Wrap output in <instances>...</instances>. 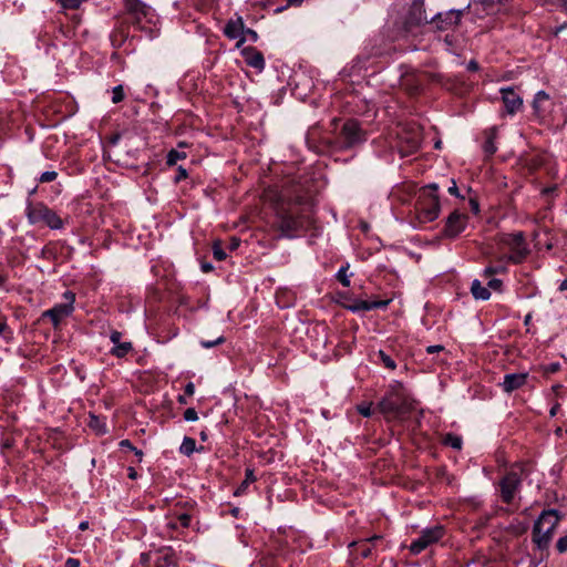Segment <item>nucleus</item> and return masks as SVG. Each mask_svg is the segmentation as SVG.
I'll return each instance as SVG.
<instances>
[{
    "label": "nucleus",
    "mask_w": 567,
    "mask_h": 567,
    "mask_svg": "<svg viewBox=\"0 0 567 567\" xmlns=\"http://www.w3.org/2000/svg\"><path fill=\"white\" fill-rule=\"evenodd\" d=\"M65 567H80V561L75 558H68L65 561Z\"/></svg>",
    "instance_id": "3c124183"
},
{
    "label": "nucleus",
    "mask_w": 567,
    "mask_h": 567,
    "mask_svg": "<svg viewBox=\"0 0 567 567\" xmlns=\"http://www.w3.org/2000/svg\"><path fill=\"white\" fill-rule=\"evenodd\" d=\"M213 255H214V258L216 260L221 261V260L226 259L227 255H226L225 250L221 247V241H219V240L214 241V244H213Z\"/></svg>",
    "instance_id": "7c9ffc66"
},
{
    "label": "nucleus",
    "mask_w": 567,
    "mask_h": 567,
    "mask_svg": "<svg viewBox=\"0 0 567 567\" xmlns=\"http://www.w3.org/2000/svg\"><path fill=\"white\" fill-rule=\"evenodd\" d=\"M123 99H124L123 86L117 85V86L113 87L112 102L116 104V103H120L121 101H123Z\"/></svg>",
    "instance_id": "f704fd0d"
},
{
    "label": "nucleus",
    "mask_w": 567,
    "mask_h": 567,
    "mask_svg": "<svg viewBox=\"0 0 567 567\" xmlns=\"http://www.w3.org/2000/svg\"><path fill=\"white\" fill-rule=\"evenodd\" d=\"M556 548L559 553L567 551V536L560 537L557 540Z\"/></svg>",
    "instance_id": "a19ab883"
},
{
    "label": "nucleus",
    "mask_w": 567,
    "mask_h": 567,
    "mask_svg": "<svg viewBox=\"0 0 567 567\" xmlns=\"http://www.w3.org/2000/svg\"><path fill=\"white\" fill-rule=\"evenodd\" d=\"M501 93L507 113L514 114L522 107L523 100L512 87L501 89Z\"/></svg>",
    "instance_id": "dca6fc26"
},
{
    "label": "nucleus",
    "mask_w": 567,
    "mask_h": 567,
    "mask_svg": "<svg viewBox=\"0 0 567 567\" xmlns=\"http://www.w3.org/2000/svg\"><path fill=\"white\" fill-rule=\"evenodd\" d=\"M548 100H549V95L546 92H544V91L537 92V94L535 95L534 102H533V107L537 114H539L543 111L542 105L545 102H547Z\"/></svg>",
    "instance_id": "393cba45"
},
{
    "label": "nucleus",
    "mask_w": 567,
    "mask_h": 567,
    "mask_svg": "<svg viewBox=\"0 0 567 567\" xmlns=\"http://www.w3.org/2000/svg\"><path fill=\"white\" fill-rule=\"evenodd\" d=\"M195 392V385L193 382H188L186 385H185V394L186 395H193Z\"/></svg>",
    "instance_id": "8fccbe9b"
},
{
    "label": "nucleus",
    "mask_w": 567,
    "mask_h": 567,
    "mask_svg": "<svg viewBox=\"0 0 567 567\" xmlns=\"http://www.w3.org/2000/svg\"><path fill=\"white\" fill-rule=\"evenodd\" d=\"M58 177V173L55 171H47L42 173L39 177V183H51L55 181Z\"/></svg>",
    "instance_id": "72a5a7b5"
},
{
    "label": "nucleus",
    "mask_w": 567,
    "mask_h": 567,
    "mask_svg": "<svg viewBox=\"0 0 567 567\" xmlns=\"http://www.w3.org/2000/svg\"><path fill=\"white\" fill-rule=\"evenodd\" d=\"M178 402H179L181 404H186V399H185L183 395H179V396H178Z\"/></svg>",
    "instance_id": "69168bd1"
},
{
    "label": "nucleus",
    "mask_w": 567,
    "mask_h": 567,
    "mask_svg": "<svg viewBox=\"0 0 567 567\" xmlns=\"http://www.w3.org/2000/svg\"><path fill=\"white\" fill-rule=\"evenodd\" d=\"M184 419H185V421H187V422H194V421H197L198 415H197V412L195 411V409H193V408H188V409L184 412Z\"/></svg>",
    "instance_id": "58836bf2"
},
{
    "label": "nucleus",
    "mask_w": 567,
    "mask_h": 567,
    "mask_svg": "<svg viewBox=\"0 0 567 567\" xmlns=\"http://www.w3.org/2000/svg\"><path fill=\"white\" fill-rule=\"evenodd\" d=\"M285 1H286V6L277 8L275 10L276 12H281L287 7H298L302 3L303 0H285Z\"/></svg>",
    "instance_id": "79ce46f5"
},
{
    "label": "nucleus",
    "mask_w": 567,
    "mask_h": 567,
    "mask_svg": "<svg viewBox=\"0 0 567 567\" xmlns=\"http://www.w3.org/2000/svg\"><path fill=\"white\" fill-rule=\"evenodd\" d=\"M390 303V300L367 301L354 299L350 303H344L343 307L352 312L370 311L372 309H384Z\"/></svg>",
    "instance_id": "2eb2a0df"
},
{
    "label": "nucleus",
    "mask_w": 567,
    "mask_h": 567,
    "mask_svg": "<svg viewBox=\"0 0 567 567\" xmlns=\"http://www.w3.org/2000/svg\"><path fill=\"white\" fill-rule=\"evenodd\" d=\"M65 302L58 303L51 309L43 312L44 318H49L53 326L56 328L60 322L72 315L74 310L75 296L71 291L64 292Z\"/></svg>",
    "instance_id": "1a4fd4ad"
},
{
    "label": "nucleus",
    "mask_w": 567,
    "mask_h": 567,
    "mask_svg": "<svg viewBox=\"0 0 567 567\" xmlns=\"http://www.w3.org/2000/svg\"><path fill=\"white\" fill-rule=\"evenodd\" d=\"M444 535V528L440 525L425 528L421 532L420 536L414 539L410 545L412 554L417 555L429 546L437 543Z\"/></svg>",
    "instance_id": "6e6552de"
},
{
    "label": "nucleus",
    "mask_w": 567,
    "mask_h": 567,
    "mask_svg": "<svg viewBox=\"0 0 567 567\" xmlns=\"http://www.w3.org/2000/svg\"><path fill=\"white\" fill-rule=\"evenodd\" d=\"M506 264L507 262H499V265H497V266H488V267H486L484 269V276L491 277V276H493L495 274L505 272L507 270Z\"/></svg>",
    "instance_id": "c85d7f7f"
},
{
    "label": "nucleus",
    "mask_w": 567,
    "mask_h": 567,
    "mask_svg": "<svg viewBox=\"0 0 567 567\" xmlns=\"http://www.w3.org/2000/svg\"><path fill=\"white\" fill-rule=\"evenodd\" d=\"M239 245H240V240L236 237H233L230 239L228 248H229V250L233 251V250H236L239 247Z\"/></svg>",
    "instance_id": "de8ad7c7"
},
{
    "label": "nucleus",
    "mask_w": 567,
    "mask_h": 567,
    "mask_svg": "<svg viewBox=\"0 0 567 567\" xmlns=\"http://www.w3.org/2000/svg\"><path fill=\"white\" fill-rule=\"evenodd\" d=\"M559 516L557 511H544L535 522L533 528V540L539 548H545L551 540L553 534L558 525Z\"/></svg>",
    "instance_id": "7ed1b4c3"
},
{
    "label": "nucleus",
    "mask_w": 567,
    "mask_h": 567,
    "mask_svg": "<svg viewBox=\"0 0 567 567\" xmlns=\"http://www.w3.org/2000/svg\"><path fill=\"white\" fill-rule=\"evenodd\" d=\"M7 328V324L4 322L0 321V333H2Z\"/></svg>",
    "instance_id": "0e129e2a"
},
{
    "label": "nucleus",
    "mask_w": 567,
    "mask_h": 567,
    "mask_svg": "<svg viewBox=\"0 0 567 567\" xmlns=\"http://www.w3.org/2000/svg\"><path fill=\"white\" fill-rule=\"evenodd\" d=\"M185 157H186V154L184 152H178L176 150H172L167 154L166 163H167V165L173 166L177 163V161L184 159Z\"/></svg>",
    "instance_id": "c756f323"
},
{
    "label": "nucleus",
    "mask_w": 567,
    "mask_h": 567,
    "mask_svg": "<svg viewBox=\"0 0 567 567\" xmlns=\"http://www.w3.org/2000/svg\"><path fill=\"white\" fill-rule=\"evenodd\" d=\"M89 424H90V426H91L92 429H95L99 433H104V432H105V429H102V427L100 426V420H99V417H97V416H95V415H91V420H90V423H89Z\"/></svg>",
    "instance_id": "ea45409f"
},
{
    "label": "nucleus",
    "mask_w": 567,
    "mask_h": 567,
    "mask_svg": "<svg viewBox=\"0 0 567 567\" xmlns=\"http://www.w3.org/2000/svg\"><path fill=\"white\" fill-rule=\"evenodd\" d=\"M437 190L439 185L435 183L429 184L421 189L416 203L417 218L421 223H430L439 217L441 205L436 194Z\"/></svg>",
    "instance_id": "f257e3e1"
},
{
    "label": "nucleus",
    "mask_w": 567,
    "mask_h": 567,
    "mask_svg": "<svg viewBox=\"0 0 567 567\" xmlns=\"http://www.w3.org/2000/svg\"><path fill=\"white\" fill-rule=\"evenodd\" d=\"M141 565L142 567H176L173 554L166 549L143 553L141 555Z\"/></svg>",
    "instance_id": "9b49d317"
},
{
    "label": "nucleus",
    "mask_w": 567,
    "mask_h": 567,
    "mask_svg": "<svg viewBox=\"0 0 567 567\" xmlns=\"http://www.w3.org/2000/svg\"><path fill=\"white\" fill-rule=\"evenodd\" d=\"M212 269H213V266H212L210 264H207V262L202 264V270H203L204 272H208V271H210Z\"/></svg>",
    "instance_id": "4d7b16f0"
},
{
    "label": "nucleus",
    "mask_w": 567,
    "mask_h": 567,
    "mask_svg": "<svg viewBox=\"0 0 567 567\" xmlns=\"http://www.w3.org/2000/svg\"><path fill=\"white\" fill-rule=\"evenodd\" d=\"M443 442L445 445H449L454 450H461L462 447V439L458 435L449 433L445 435Z\"/></svg>",
    "instance_id": "a878e982"
},
{
    "label": "nucleus",
    "mask_w": 567,
    "mask_h": 567,
    "mask_svg": "<svg viewBox=\"0 0 567 567\" xmlns=\"http://www.w3.org/2000/svg\"><path fill=\"white\" fill-rule=\"evenodd\" d=\"M79 528H80L81 530H85V529H87V528H89V522H82V523H80Z\"/></svg>",
    "instance_id": "e2e57ef3"
},
{
    "label": "nucleus",
    "mask_w": 567,
    "mask_h": 567,
    "mask_svg": "<svg viewBox=\"0 0 567 567\" xmlns=\"http://www.w3.org/2000/svg\"><path fill=\"white\" fill-rule=\"evenodd\" d=\"M466 223V215L454 210L446 219L444 236L451 239L456 238L465 229Z\"/></svg>",
    "instance_id": "f8f14e48"
},
{
    "label": "nucleus",
    "mask_w": 567,
    "mask_h": 567,
    "mask_svg": "<svg viewBox=\"0 0 567 567\" xmlns=\"http://www.w3.org/2000/svg\"><path fill=\"white\" fill-rule=\"evenodd\" d=\"M520 484L519 476L516 472L507 473L501 481V496L503 502L511 503Z\"/></svg>",
    "instance_id": "ddd939ff"
},
{
    "label": "nucleus",
    "mask_w": 567,
    "mask_h": 567,
    "mask_svg": "<svg viewBox=\"0 0 567 567\" xmlns=\"http://www.w3.org/2000/svg\"><path fill=\"white\" fill-rule=\"evenodd\" d=\"M358 412L364 416V417H369L372 415V403H363V404H360L358 405Z\"/></svg>",
    "instance_id": "c9c22d12"
},
{
    "label": "nucleus",
    "mask_w": 567,
    "mask_h": 567,
    "mask_svg": "<svg viewBox=\"0 0 567 567\" xmlns=\"http://www.w3.org/2000/svg\"><path fill=\"white\" fill-rule=\"evenodd\" d=\"M558 409H559V404H555V405L550 409V411H549L550 416H555V415H556V413H557V411H558Z\"/></svg>",
    "instance_id": "bf43d9fd"
},
{
    "label": "nucleus",
    "mask_w": 567,
    "mask_h": 567,
    "mask_svg": "<svg viewBox=\"0 0 567 567\" xmlns=\"http://www.w3.org/2000/svg\"><path fill=\"white\" fill-rule=\"evenodd\" d=\"M225 342V338L223 336L218 337L217 339L213 340V341H200V346L203 348H213L215 346H218V344H221Z\"/></svg>",
    "instance_id": "4c0bfd02"
},
{
    "label": "nucleus",
    "mask_w": 567,
    "mask_h": 567,
    "mask_svg": "<svg viewBox=\"0 0 567 567\" xmlns=\"http://www.w3.org/2000/svg\"><path fill=\"white\" fill-rule=\"evenodd\" d=\"M501 287H502V280H499V279H491L487 282L488 290L493 289V290L498 291V290H501Z\"/></svg>",
    "instance_id": "c03bdc74"
},
{
    "label": "nucleus",
    "mask_w": 567,
    "mask_h": 567,
    "mask_svg": "<svg viewBox=\"0 0 567 567\" xmlns=\"http://www.w3.org/2000/svg\"><path fill=\"white\" fill-rule=\"evenodd\" d=\"M379 358H380L381 362L386 368H389L391 370H394L396 368L394 360L389 354H386L384 351H382V350L379 351Z\"/></svg>",
    "instance_id": "473e14b6"
},
{
    "label": "nucleus",
    "mask_w": 567,
    "mask_h": 567,
    "mask_svg": "<svg viewBox=\"0 0 567 567\" xmlns=\"http://www.w3.org/2000/svg\"><path fill=\"white\" fill-rule=\"evenodd\" d=\"M252 481H255L254 473H252V471L247 470L246 471V481L244 482V484H247L248 482H252Z\"/></svg>",
    "instance_id": "864d4df0"
},
{
    "label": "nucleus",
    "mask_w": 567,
    "mask_h": 567,
    "mask_svg": "<svg viewBox=\"0 0 567 567\" xmlns=\"http://www.w3.org/2000/svg\"><path fill=\"white\" fill-rule=\"evenodd\" d=\"M495 138H496V128L493 127L488 134H487V138L484 143V152L491 156L493 155L496 151H497V147L495 146Z\"/></svg>",
    "instance_id": "5701e85b"
},
{
    "label": "nucleus",
    "mask_w": 567,
    "mask_h": 567,
    "mask_svg": "<svg viewBox=\"0 0 567 567\" xmlns=\"http://www.w3.org/2000/svg\"><path fill=\"white\" fill-rule=\"evenodd\" d=\"M471 292L476 300H487L491 297L488 288L484 287L477 279L472 282Z\"/></svg>",
    "instance_id": "412c9836"
},
{
    "label": "nucleus",
    "mask_w": 567,
    "mask_h": 567,
    "mask_svg": "<svg viewBox=\"0 0 567 567\" xmlns=\"http://www.w3.org/2000/svg\"><path fill=\"white\" fill-rule=\"evenodd\" d=\"M136 476H137L136 471L133 467H130L128 468V477L132 478V480H135Z\"/></svg>",
    "instance_id": "13d9d810"
},
{
    "label": "nucleus",
    "mask_w": 567,
    "mask_h": 567,
    "mask_svg": "<svg viewBox=\"0 0 567 567\" xmlns=\"http://www.w3.org/2000/svg\"><path fill=\"white\" fill-rule=\"evenodd\" d=\"M468 71H477L478 70V63L475 60H471L467 64Z\"/></svg>",
    "instance_id": "603ef678"
},
{
    "label": "nucleus",
    "mask_w": 567,
    "mask_h": 567,
    "mask_svg": "<svg viewBox=\"0 0 567 567\" xmlns=\"http://www.w3.org/2000/svg\"><path fill=\"white\" fill-rule=\"evenodd\" d=\"M398 147L401 156H409L415 153L422 142V133L416 126L403 127L398 133Z\"/></svg>",
    "instance_id": "423d86ee"
},
{
    "label": "nucleus",
    "mask_w": 567,
    "mask_h": 567,
    "mask_svg": "<svg viewBox=\"0 0 567 567\" xmlns=\"http://www.w3.org/2000/svg\"><path fill=\"white\" fill-rule=\"evenodd\" d=\"M349 268V265L347 266H343L339 269V271L337 272V279L344 286V287H349L350 286V279H349V276L347 275V270Z\"/></svg>",
    "instance_id": "2f4dec72"
},
{
    "label": "nucleus",
    "mask_w": 567,
    "mask_h": 567,
    "mask_svg": "<svg viewBox=\"0 0 567 567\" xmlns=\"http://www.w3.org/2000/svg\"><path fill=\"white\" fill-rule=\"evenodd\" d=\"M462 14V10H449L436 13L430 21L426 17L419 18L417 23H431L440 31H447L454 29L460 23Z\"/></svg>",
    "instance_id": "0eeeda50"
},
{
    "label": "nucleus",
    "mask_w": 567,
    "mask_h": 567,
    "mask_svg": "<svg viewBox=\"0 0 567 567\" xmlns=\"http://www.w3.org/2000/svg\"><path fill=\"white\" fill-rule=\"evenodd\" d=\"M378 409L385 415L400 416L410 411L411 404L402 393L392 389L378 404Z\"/></svg>",
    "instance_id": "39448f33"
},
{
    "label": "nucleus",
    "mask_w": 567,
    "mask_h": 567,
    "mask_svg": "<svg viewBox=\"0 0 567 567\" xmlns=\"http://www.w3.org/2000/svg\"><path fill=\"white\" fill-rule=\"evenodd\" d=\"M186 177H187V171L184 167L179 166L177 168V175L174 178L175 183H179L181 181L185 179Z\"/></svg>",
    "instance_id": "37998d69"
},
{
    "label": "nucleus",
    "mask_w": 567,
    "mask_h": 567,
    "mask_svg": "<svg viewBox=\"0 0 567 567\" xmlns=\"http://www.w3.org/2000/svg\"><path fill=\"white\" fill-rule=\"evenodd\" d=\"M190 515L187 514V513H183V514H179L177 517H176V520L178 523V525H181L182 527L186 528L189 526L190 524Z\"/></svg>",
    "instance_id": "e433bc0d"
},
{
    "label": "nucleus",
    "mask_w": 567,
    "mask_h": 567,
    "mask_svg": "<svg viewBox=\"0 0 567 567\" xmlns=\"http://www.w3.org/2000/svg\"><path fill=\"white\" fill-rule=\"evenodd\" d=\"M447 192L455 197H461L458 187L456 186V183L454 179H452V185L447 188Z\"/></svg>",
    "instance_id": "a18cd8bd"
},
{
    "label": "nucleus",
    "mask_w": 567,
    "mask_h": 567,
    "mask_svg": "<svg viewBox=\"0 0 567 567\" xmlns=\"http://www.w3.org/2000/svg\"><path fill=\"white\" fill-rule=\"evenodd\" d=\"M133 451L135 452L136 456H140V457H141V456H142V454H143V453H142V451L137 450L136 447H135V450H133Z\"/></svg>",
    "instance_id": "774afa93"
},
{
    "label": "nucleus",
    "mask_w": 567,
    "mask_h": 567,
    "mask_svg": "<svg viewBox=\"0 0 567 567\" xmlns=\"http://www.w3.org/2000/svg\"><path fill=\"white\" fill-rule=\"evenodd\" d=\"M382 537L380 535H374L370 538L364 539L368 544L373 545L374 543L379 542Z\"/></svg>",
    "instance_id": "5fc2aeb1"
},
{
    "label": "nucleus",
    "mask_w": 567,
    "mask_h": 567,
    "mask_svg": "<svg viewBox=\"0 0 567 567\" xmlns=\"http://www.w3.org/2000/svg\"><path fill=\"white\" fill-rule=\"evenodd\" d=\"M442 350H444V347H443V346H441V344L429 346V347L426 348V352H427V353H430V354H432V353H436V352H440V351H442Z\"/></svg>",
    "instance_id": "49530a36"
},
{
    "label": "nucleus",
    "mask_w": 567,
    "mask_h": 567,
    "mask_svg": "<svg viewBox=\"0 0 567 567\" xmlns=\"http://www.w3.org/2000/svg\"><path fill=\"white\" fill-rule=\"evenodd\" d=\"M167 527L172 528V529H176L178 527V523L177 520H171L167 523Z\"/></svg>",
    "instance_id": "052dcab7"
},
{
    "label": "nucleus",
    "mask_w": 567,
    "mask_h": 567,
    "mask_svg": "<svg viewBox=\"0 0 567 567\" xmlns=\"http://www.w3.org/2000/svg\"><path fill=\"white\" fill-rule=\"evenodd\" d=\"M470 207L474 214H478L480 212V205L478 202L474 198L470 199Z\"/></svg>",
    "instance_id": "09e8293b"
},
{
    "label": "nucleus",
    "mask_w": 567,
    "mask_h": 567,
    "mask_svg": "<svg viewBox=\"0 0 567 567\" xmlns=\"http://www.w3.org/2000/svg\"><path fill=\"white\" fill-rule=\"evenodd\" d=\"M258 39V34L252 29H244V34L240 37L237 47H240L246 41L256 42Z\"/></svg>",
    "instance_id": "cd10ccee"
},
{
    "label": "nucleus",
    "mask_w": 567,
    "mask_h": 567,
    "mask_svg": "<svg viewBox=\"0 0 567 567\" xmlns=\"http://www.w3.org/2000/svg\"><path fill=\"white\" fill-rule=\"evenodd\" d=\"M244 29H245V25H244V22H243V19L241 18H237L235 20H229L225 28H224V33L227 38L231 39V40H235V39H240V37L244 34Z\"/></svg>",
    "instance_id": "6ab92c4d"
},
{
    "label": "nucleus",
    "mask_w": 567,
    "mask_h": 567,
    "mask_svg": "<svg viewBox=\"0 0 567 567\" xmlns=\"http://www.w3.org/2000/svg\"><path fill=\"white\" fill-rule=\"evenodd\" d=\"M341 147L350 148L365 141L364 132L354 120L347 121L341 130Z\"/></svg>",
    "instance_id": "9d476101"
},
{
    "label": "nucleus",
    "mask_w": 567,
    "mask_h": 567,
    "mask_svg": "<svg viewBox=\"0 0 567 567\" xmlns=\"http://www.w3.org/2000/svg\"><path fill=\"white\" fill-rule=\"evenodd\" d=\"M125 8L130 13L135 16L137 20H140L141 17H147L150 12V8L140 0H125Z\"/></svg>",
    "instance_id": "aec40b11"
},
{
    "label": "nucleus",
    "mask_w": 567,
    "mask_h": 567,
    "mask_svg": "<svg viewBox=\"0 0 567 567\" xmlns=\"http://www.w3.org/2000/svg\"><path fill=\"white\" fill-rule=\"evenodd\" d=\"M200 439H202L203 441H206V440H207V434H206V432H205V431H202V432H200Z\"/></svg>",
    "instance_id": "338daca9"
},
{
    "label": "nucleus",
    "mask_w": 567,
    "mask_h": 567,
    "mask_svg": "<svg viewBox=\"0 0 567 567\" xmlns=\"http://www.w3.org/2000/svg\"><path fill=\"white\" fill-rule=\"evenodd\" d=\"M120 446L127 447L130 450H135V447L132 445V443L128 440H123L120 442Z\"/></svg>",
    "instance_id": "6e6d98bb"
},
{
    "label": "nucleus",
    "mask_w": 567,
    "mask_h": 567,
    "mask_svg": "<svg viewBox=\"0 0 567 567\" xmlns=\"http://www.w3.org/2000/svg\"><path fill=\"white\" fill-rule=\"evenodd\" d=\"M301 227V221L290 213H278V228L282 236L292 237Z\"/></svg>",
    "instance_id": "4468645a"
},
{
    "label": "nucleus",
    "mask_w": 567,
    "mask_h": 567,
    "mask_svg": "<svg viewBox=\"0 0 567 567\" xmlns=\"http://www.w3.org/2000/svg\"><path fill=\"white\" fill-rule=\"evenodd\" d=\"M358 545L359 555L363 558H368L372 554V545L368 544L365 540L360 543H352L351 546Z\"/></svg>",
    "instance_id": "bb28decb"
},
{
    "label": "nucleus",
    "mask_w": 567,
    "mask_h": 567,
    "mask_svg": "<svg viewBox=\"0 0 567 567\" xmlns=\"http://www.w3.org/2000/svg\"><path fill=\"white\" fill-rule=\"evenodd\" d=\"M246 62L249 66L262 70L265 66V60L260 52L251 50V52L246 53Z\"/></svg>",
    "instance_id": "4be33fe9"
},
{
    "label": "nucleus",
    "mask_w": 567,
    "mask_h": 567,
    "mask_svg": "<svg viewBox=\"0 0 567 567\" xmlns=\"http://www.w3.org/2000/svg\"><path fill=\"white\" fill-rule=\"evenodd\" d=\"M195 450H196L195 440L192 437L185 436L182 442V445L179 447V452L186 456H189L190 454L194 453Z\"/></svg>",
    "instance_id": "b1692460"
},
{
    "label": "nucleus",
    "mask_w": 567,
    "mask_h": 567,
    "mask_svg": "<svg viewBox=\"0 0 567 567\" xmlns=\"http://www.w3.org/2000/svg\"><path fill=\"white\" fill-rule=\"evenodd\" d=\"M497 241L511 250L508 255H499L496 257L498 262L520 264L528 255L529 249L522 231L514 234H501Z\"/></svg>",
    "instance_id": "f03ea898"
},
{
    "label": "nucleus",
    "mask_w": 567,
    "mask_h": 567,
    "mask_svg": "<svg viewBox=\"0 0 567 567\" xmlns=\"http://www.w3.org/2000/svg\"><path fill=\"white\" fill-rule=\"evenodd\" d=\"M559 289L561 291H567V279L563 280L560 286H559Z\"/></svg>",
    "instance_id": "680f3d73"
},
{
    "label": "nucleus",
    "mask_w": 567,
    "mask_h": 567,
    "mask_svg": "<svg viewBox=\"0 0 567 567\" xmlns=\"http://www.w3.org/2000/svg\"><path fill=\"white\" fill-rule=\"evenodd\" d=\"M527 378L528 373H508L504 375V380L501 383V386L504 392L512 393L513 391L525 385Z\"/></svg>",
    "instance_id": "f3484780"
},
{
    "label": "nucleus",
    "mask_w": 567,
    "mask_h": 567,
    "mask_svg": "<svg viewBox=\"0 0 567 567\" xmlns=\"http://www.w3.org/2000/svg\"><path fill=\"white\" fill-rule=\"evenodd\" d=\"M27 217L30 224L44 223L51 229H60L63 226L62 219L48 206L42 203L28 204Z\"/></svg>",
    "instance_id": "20e7f679"
},
{
    "label": "nucleus",
    "mask_w": 567,
    "mask_h": 567,
    "mask_svg": "<svg viewBox=\"0 0 567 567\" xmlns=\"http://www.w3.org/2000/svg\"><path fill=\"white\" fill-rule=\"evenodd\" d=\"M122 333L120 331H112L110 334V340L114 344L111 350V353L117 358L125 357L132 349L131 342H121Z\"/></svg>",
    "instance_id": "a211bd4d"
}]
</instances>
